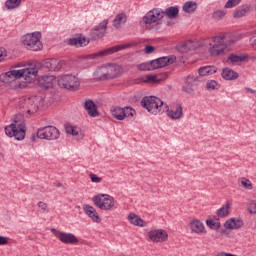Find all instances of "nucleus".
Here are the masks:
<instances>
[{
  "label": "nucleus",
  "instance_id": "obj_1",
  "mask_svg": "<svg viewBox=\"0 0 256 256\" xmlns=\"http://www.w3.org/2000/svg\"><path fill=\"white\" fill-rule=\"evenodd\" d=\"M141 27L146 31H161L163 29V9L152 8L149 10L140 21Z\"/></svg>",
  "mask_w": 256,
  "mask_h": 256
},
{
  "label": "nucleus",
  "instance_id": "obj_2",
  "mask_svg": "<svg viewBox=\"0 0 256 256\" xmlns=\"http://www.w3.org/2000/svg\"><path fill=\"white\" fill-rule=\"evenodd\" d=\"M140 105L152 115H163L165 113V109H163L165 102L156 96H144L140 101Z\"/></svg>",
  "mask_w": 256,
  "mask_h": 256
},
{
  "label": "nucleus",
  "instance_id": "obj_3",
  "mask_svg": "<svg viewBox=\"0 0 256 256\" xmlns=\"http://www.w3.org/2000/svg\"><path fill=\"white\" fill-rule=\"evenodd\" d=\"M20 41L29 51H41L43 49L41 33H26L20 38Z\"/></svg>",
  "mask_w": 256,
  "mask_h": 256
},
{
  "label": "nucleus",
  "instance_id": "obj_4",
  "mask_svg": "<svg viewBox=\"0 0 256 256\" xmlns=\"http://www.w3.org/2000/svg\"><path fill=\"white\" fill-rule=\"evenodd\" d=\"M57 85L60 89H66V91H79L81 82L79 78L73 74H65L57 80Z\"/></svg>",
  "mask_w": 256,
  "mask_h": 256
},
{
  "label": "nucleus",
  "instance_id": "obj_5",
  "mask_svg": "<svg viewBox=\"0 0 256 256\" xmlns=\"http://www.w3.org/2000/svg\"><path fill=\"white\" fill-rule=\"evenodd\" d=\"M27 133L25 123H20L17 120H14V123L5 127V134L7 137H14L16 141H23Z\"/></svg>",
  "mask_w": 256,
  "mask_h": 256
},
{
  "label": "nucleus",
  "instance_id": "obj_6",
  "mask_svg": "<svg viewBox=\"0 0 256 256\" xmlns=\"http://www.w3.org/2000/svg\"><path fill=\"white\" fill-rule=\"evenodd\" d=\"M18 79H21L20 70H10L0 75L2 83H12V89H25V84H22Z\"/></svg>",
  "mask_w": 256,
  "mask_h": 256
},
{
  "label": "nucleus",
  "instance_id": "obj_7",
  "mask_svg": "<svg viewBox=\"0 0 256 256\" xmlns=\"http://www.w3.org/2000/svg\"><path fill=\"white\" fill-rule=\"evenodd\" d=\"M131 47H137V42H130L126 44L116 45L110 48H106L99 52L93 53L89 55V59H97L98 57L103 58L108 55H114V53H119V51H123L125 49H131Z\"/></svg>",
  "mask_w": 256,
  "mask_h": 256
},
{
  "label": "nucleus",
  "instance_id": "obj_8",
  "mask_svg": "<svg viewBox=\"0 0 256 256\" xmlns=\"http://www.w3.org/2000/svg\"><path fill=\"white\" fill-rule=\"evenodd\" d=\"M63 65H65V60H59L57 58H47L36 62L38 71H61Z\"/></svg>",
  "mask_w": 256,
  "mask_h": 256
},
{
  "label": "nucleus",
  "instance_id": "obj_9",
  "mask_svg": "<svg viewBox=\"0 0 256 256\" xmlns=\"http://www.w3.org/2000/svg\"><path fill=\"white\" fill-rule=\"evenodd\" d=\"M95 207L101 211H110L115 207V198L109 194H98L92 198Z\"/></svg>",
  "mask_w": 256,
  "mask_h": 256
},
{
  "label": "nucleus",
  "instance_id": "obj_10",
  "mask_svg": "<svg viewBox=\"0 0 256 256\" xmlns=\"http://www.w3.org/2000/svg\"><path fill=\"white\" fill-rule=\"evenodd\" d=\"M213 45L209 48L211 57H219V55H225V49L227 44L225 43V35L213 37Z\"/></svg>",
  "mask_w": 256,
  "mask_h": 256
},
{
  "label": "nucleus",
  "instance_id": "obj_11",
  "mask_svg": "<svg viewBox=\"0 0 256 256\" xmlns=\"http://www.w3.org/2000/svg\"><path fill=\"white\" fill-rule=\"evenodd\" d=\"M51 233L64 245H77L79 243V238L73 233L61 232L55 228L51 229Z\"/></svg>",
  "mask_w": 256,
  "mask_h": 256
},
{
  "label": "nucleus",
  "instance_id": "obj_12",
  "mask_svg": "<svg viewBox=\"0 0 256 256\" xmlns=\"http://www.w3.org/2000/svg\"><path fill=\"white\" fill-rule=\"evenodd\" d=\"M148 239L153 243H165L169 239V234L163 229H155L148 232Z\"/></svg>",
  "mask_w": 256,
  "mask_h": 256
},
{
  "label": "nucleus",
  "instance_id": "obj_13",
  "mask_svg": "<svg viewBox=\"0 0 256 256\" xmlns=\"http://www.w3.org/2000/svg\"><path fill=\"white\" fill-rule=\"evenodd\" d=\"M199 85L198 76H187L185 79V84L182 87V92L187 95H195V89L193 87H197Z\"/></svg>",
  "mask_w": 256,
  "mask_h": 256
},
{
  "label": "nucleus",
  "instance_id": "obj_14",
  "mask_svg": "<svg viewBox=\"0 0 256 256\" xmlns=\"http://www.w3.org/2000/svg\"><path fill=\"white\" fill-rule=\"evenodd\" d=\"M37 83L41 89H53L57 83L55 75L46 74L37 79Z\"/></svg>",
  "mask_w": 256,
  "mask_h": 256
},
{
  "label": "nucleus",
  "instance_id": "obj_15",
  "mask_svg": "<svg viewBox=\"0 0 256 256\" xmlns=\"http://www.w3.org/2000/svg\"><path fill=\"white\" fill-rule=\"evenodd\" d=\"M88 43H91V38H87L83 36V34H79L78 37L69 38L67 40V45L76 47L77 49H79V47H87Z\"/></svg>",
  "mask_w": 256,
  "mask_h": 256
},
{
  "label": "nucleus",
  "instance_id": "obj_16",
  "mask_svg": "<svg viewBox=\"0 0 256 256\" xmlns=\"http://www.w3.org/2000/svg\"><path fill=\"white\" fill-rule=\"evenodd\" d=\"M20 73V77L21 79H24L25 83H32L33 78L31 77V75L33 77H37V73H39V70L37 69V66H35L33 68L20 69Z\"/></svg>",
  "mask_w": 256,
  "mask_h": 256
},
{
  "label": "nucleus",
  "instance_id": "obj_17",
  "mask_svg": "<svg viewBox=\"0 0 256 256\" xmlns=\"http://www.w3.org/2000/svg\"><path fill=\"white\" fill-rule=\"evenodd\" d=\"M109 76V68L106 66H99L93 73L96 81H108V79H111Z\"/></svg>",
  "mask_w": 256,
  "mask_h": 256
},
{
  "label": "nucleus",
  "instance_id": "obj_18",
  "mask_svg": "<svg viewBox=\"0 0 256 256\" xmlns=\"http://www.w3.org/2000/svg\"><path fill=\"white\" fill-rule=\"evenodd\" d=\"M82 209L84 213L88 215L94 223H101V216H99V213H97V210L93 206L89 204H84Z\"/></svg>",
  "mask_w": 256,
  "mask_h": 256
},
{
  "label": "nucleus",
  "instance_id": "obj_19",
  "mask_svg": "<svg viewBox=\"0 0 256 256\" xmlns=\"http://www.w3.org/2000/svg\"><path fill=\"white\" fill-rule=\"evenodd\" d=\"M83 107L87 111L89 117H99V110L97 109V104L92 99L86 100Z\"/></svg>",
  "mask_w": 256,
  "mask_h": 256
},
{
  "label": "nucleus",
  "instance_id": "obj_20",
  "mask_svg": "<svg viewBox=\"0 0 256 256\" xmlns=\"http://www.w3.org/2000/svg\"><path fill=\"white\" fill-rule=\"evenodd\" d=\"M167 79V73L159 74V75H147L146 79L144 80L143 77L138 78V81H141L142 83L147 84H157L161 83V81H165Z\"/></svg>",
  "mask_w": 256,
  "mask_h": 256
},
{
  "label": "nucleus",
  "instance_id": "obj_21",
  "mask_svg": "<svg viewBox=\"0 0 256 256\" xmlns=\"http://www.w3.org/2000/svg\"><path fill=\"white\" fill-rule=\"evenodd\" d=\"M156 63H158V69H163V67H169V65H173L175 61H177L176 55L162 56L156 58Z\"/></svg>",
  "mask_w": 256,
  "mask_h": 256
},
{
  "label": "nucleus",
  "instance_id": "obj_22",
  "mask_svg": "<svg viewBox=\"0 0 256 256\" xmlns=\"http://www.w3.org/2000/svg\"><path fill=\"white\" fill-rule=\"evenodd\" d=\"M241 227H243V220L241 218L232 217L224 223V228L230 231L241 229Z\"/></svg>",
  "mask_w": 256,
  "mask_h": 256
},
{
  "label": "nucleus",
  "instance_id": "obj_23",
  "mask_svg": "<svg viewBox=\"0 0 256 256\" xmlns=\"http://www.w3.org/2000/svg\"><path fill=\"white\" fill-rule=\"evenodd\" d=\"M165 109L167 112V116L170 117V119L177 120L183 117V106H181V104H177L175 111L169 109V106L167 104H165Z\"/></svg>",
  "mask_w": 256,
  "mask_h": 256
},
{
  "label": "nucleus",
  "instance_id": "obj_24",
  "mask_svg": "<svg viewBox=\"0 0 256 256\" xmlns=\"http://www.w3.org/2000/svg\"><path fill=\"white\" fill-rule=\"evenodd\" d=\"M249 11H251V5L244 4L242 6H238L234 10L232 17L234 19H241V17H245V15H247V13H249Z\"/></svg>",
  "mask_w": 256,
  "mask_h": 256
},
{
  "label": "nucleus",
  "instance_id": "obj_25",
  "mask_svg": "<svg viewBox=\"0 0 256 256\" xmlns=\"http://www.w3.org/2000/svg\"><path fill=\"white\" fill-rule=\"evenodd\" d=\"M163 17L167 19H177L179 17V6H169L165 10H162Z\"/></svg>",
  "mask_w": 256,
  "mask_h": 256
},
{
  "label": "nucleus",
  "instance_id": "obj_26",
  "mask_svg": "<svg viewBox=\"0 0 256 256\" xmlns=\"http://www.w3.org/2000/svg\"><path fill=\"white\" fill-rule=\"evenodd\" d=\"M221 77L225 79V81H235V79H239V73L231 68H223Z\"/></svg>",
  "mask_w": 256,
  "mask_h": 256
},
{
  "label": "nucleus",
  "instance_id": "obj_27",
  "mask_svg": "<svg viewBox=\"0 0 256 256\" xmlns=\"http://www.w3.org/2000/svg\"><path fill=\"white\" fill-rule=\"evenodd\" d=\"M127 23V14L125 12L119 13L114 18L112 25L115 29H121Z\"/></svg>",
  "mask_w": 256,
  "mask_h": 256
},
{
  "label": "nucleus",
  "instance_id": "obj_28",
  "mask_svg": "<svg viewBox=\"0 0 256 256\" xmlns=\"http://www.w3.org/2000/svg\"><path fill=\"white\" fill-rule=\"evenodd\" d=\"M190 229L193 233H207V231H205V224H203V222H201V220H192L190 222Z\"/></svg>",
  "mask_w": 256,
  "mask_h": 256
},
{
  "label": "nucleus",
  "instance_id": "obj_29",
  "mask_svg": "<svg viewBox=\"0 0 256 256\" xmlns=\"http://www.w3.org/2000/svg\"><path fill=\"white\" fill-rule=\"evenodd\" d=\"M46 134L48 136V141H55V139H59L61 133L59 129L55 126H45Z\"/></svg>",
  "mask_w": 256,
  "mask_h": 256
},
{
  "label": "nucleus",
  "instance_id": "obj_30",
  "mask_svg": "<svg viewBox=\"0 0 256 256\" xmlns=\"http://www.w3.org/2000/svg\"><path fill=\"white\" fill-rule=\"evenodd\" d=\"M108 71L110 79H117V77L123 73V67L118 64H109Z\"/></svg>",
  "mask_w": 256,
  "mask_h": 256
},
{
  "label": "nucleus",
  "instance_id": "obj_31",
  "mask_svg": "<svg viewBox=\"0 0 256 256\" xmlns=\"http://www.w3.org/2000/svg\"><path fill=\"white\" fill-rule=\"evenodd\" d=\"M198 73L200 77H205L206 75H215V73H217V66L215 65L202 66L198 69Z\"/></svg>",
  "mask_w": 256,
  "mask_h": 256
},
{
  "label": "nucleus",
  "instance_id": "obj_32",
  "mask_svg": "<svg viewBox=\"0 0 256 256\" xmlns=\"http://www.w3.org/2000/svg\"><path fill=\"white\" fill-rule=\"evenodd\" d=\"M229 209H231V202L226 201L225 205L216 211L217 217L225 219V217L229 216Z\"/></svg>",
  "mask_w": 256,
  "mask_h": 256
},
{
  "label": "nucleus",
  "instance_id": "obj_33",
  "mask_svg": "<svg viewBox=\"0 0 256 256\" xmlns=\"http://www.w3.org/2000/svg\"><path fill=\"white\" fill-rule=\"evenodd\" d=\"M198 5L195 1H187L183 4L182 10L184 13H195L197 11Z\"/></svg>",
  "mask_w": 256,
  "mask_h": 256
},
{
  "label": "nucleus",
  "instance_id": "obj_34",
  "mask_svg": "<svg viewBox=\"0 0 256 256\" xmlns=\"http://www.w3.org/2000/svg\"><path fill=\"white\" fill-rule=\"evenodd\" d=\"M111 114L117 121L125 120V110L122 107H115L111 110Z\"/></svg>",
  "mask_w": 256,
  "mask_h": 256
},
{
  "label": "nucleus",
  "instance_id": "obj_35",
  "mask_svg": "<svg viewBox=\"0 0 256 256\" xmlns=\"http://www.w3.org/2000/svg\"><path fill=\"white\" fill-rule=\"evenodd\" d=\"M249 58V56L247 55H237L235 53H231L228 56V61H230V63H243V61L247 60Z\"/></svg>",
  "mask_w": 256,
  "mask_h": 256
},
{
  "label": "nucleus",
  "instance_id": "obj_36",
  "mask_svg": "<svg viewBox=\"0 0 256 256\" xmlns=\"http://www.w3.org/2000/svg\"><path fill=\"white\" fill-rule=\"evenodd\" d=\"M65 131L68 135H72L73 137H78V139H83V135L77 131V127L71 125V124H66L65 125Z\"/></svg>",
  "mask_w": 256,
  "mask_h": 256
},
{
  "label": "nucleus",
  "instance_id": "obj_37",
  "mask_svg": "<svg viewBox=\"0 0 256 256\" xmlns=\"http://www.w3.org/2000/svg\"><path fill=\"white\" fill-rule=\"evenodd\" d=\"M107 25H109V20H103L99 23V25H96L92 31H98L100 33H105L107 31Z\"/></svg>",
  "mask_w": 256,
  "mask_h": 256
},
{
  "label": "nucleus",
  "instance_id": "obj_38",
  "mask_svg": "<svg viewBox=\"0 0 256 256\" xmlns=\"http://www.w3.org/2000/svg\"><path fill=\"white\" fill-rule=\"evenodd\" d=\"M206 225L212 231H219L221 229V222H215L213 219H207Z\"/></svg>",
  "mask_w": 256,
  "mask_h": 256
},
{
  "label": "nucleus",
  "instance_id": "obj_39",
  "mask_svg": "<svg viewBox=\"0 0 256 256\" xmlns=\"http://www.w3.org/2000/svg\"><path fill=\"white\" fill-rule=\"evenodd\" d=\"M21 3H22V0H7L5 2V7L8 10L17 9V7H19V5H21Z\"/></svg>",
  "mask_w": 256,
  "mask_h": 256
},
{
  "label": "nucleus",
  "instance_id": "obj_40",
  "mask_svg": "<svg viewBox=\"0 0 256 256\" xmlns=\"http://www.w3.org/2000/svg\"><path fill=\"white\" fill-rule=\"evenodd\" d=\"M227 15V11L225 10H216L212 14V18H214L216 21H221L223 17Z\"/></svg>",
  "mask_w": 256,
  "mask_h": 256
},
{
  "label": "nucleus",
  "instance_id": "obj_41",
  "mask_svg": "<svg viewBox=\"0 0 256 256\" xmlns=\"http://www.w3.org/2000/svg\"><path fill=\"white\" fill-rule=\"evenodd\" d=\"M176 51H178V53H189V51H190L189 45L185 42L178 44L176 46Z\"/></svg>",
  "mask_w": 256,
  "mask_h": 256
},
{
  "label": "nucleus",
  "instance_id": "obj_42",
  "mask_svg": "<svg viewBox=\"0 0 256 256\" xmlns=\"http://www.w3.org/2000/svg\"><path fill=\"white\" fill-rule=\"evenodd\" d=\"M36 137L38 139L49 140V136L47 135L46 128L45 127L39 128L37 133H36Z\"/></svg>",
  "mask_w": 256,
  "mask_h": 256
},
{
  "label": "nucleus",
  "instance_id": "obj_43",
  "mask_svg": "<svg viewBox=\"0 0 256 256\" xmlns=\"http://www.w3.org/2000/svg\"><path fill=\"white\" fill-rule=\"evenodd\" d=\"M217 87H219V83L216 80H210L206 84L207 91H215V89H219Z\"/></svg>",
  "mask_w": 256,
  "mask_h": 256
},
{
  "label": "nucleus",
  "instance_id": "obj_44",
  "mask_svg": "<svg viewBox=\"0 0 256 256\" xmlns=\"http://www.w3.org/2000/svg\"><path fill=\"white\" fill-rule=\"evenodd\" d=\"M247 211L250 213V215H256V201L255 200H250L248 202Z\"/></svg>",
  "mask_w": 256,
  "mask_h": 256
},
{
  "label": "nucleus",
  "instance_id": "obj_45",
  "mask_svg": "<svg viewBox=\"0 0 256 256\" xmlns=\"http://www.w3.org/2000/svg\"><path fill=\"white\" fill-rule=\"evenodd\" d=\"M241 185H242V187H244V189H248L249 191H251V189H253V183H251V180H249L247 178L241 179Z\"/></svg>",
  "mask_w": 256,
  "mask_h": 256
},
{
  "label": "nucleus",
  "instance_id": "obj_46",
  "mask_svg": "<svg viewBox=\"0 0 256 256\" xmlns=\"http://www.w3.org/2000/svg\"><path fill=\"white\" fill-rule=\"evenodd\" d=\"M242 0H228L225 3V9H233V7H237V5H239V3H241Z\"/></svg>",
  "mask_w": 256,
  "mask_h": 256
},
{
  "label": "nucleus",
  "instance_id": "obj_47",
  "mask_svg": "<svg viewBox=\"0 0 256 256\" xmlns=\"http://www.w3.org/2000/svg\"><path fill=\"white\" fill-rule=\"evenodd\" d=\"M137 70L138 71H151V66L149 64V61L141 63V64H138L137 65Z\"/></svg>",
  "mask_w": 256,
  "mask_h": 256
},
{
  "label": "nucleus",
  "instance_id": "obj_48",
  "mask_svg": "<svg viewBox=\"0 0 256 256\" xmlns=\"http://www.w3.org/2000/svg\"><path fill=\"white\" fill-rule=\"evenodd\" d=\"M125 111V117H134L135 116V109H133V107L130 106H126L123 108Z\"/></svg>",
  "mask_w": 256,
  "mask_h": 256
},
{
  "label": "nucleus",
  "instance_id": "obj_49",
  "mask_svg": "<svg viewBox=\"0 0 256 256\" xmlns=\"http://www.w3.org/2000/svg\"><path fill=\"white\" fill-rule=\"evenodd\" d=\"M137 219H139V215L135 214V213H130L128 215V221L132 224L137 226Z\"/></svg>",
  "mask_w": 256,
  "mask_h": 256
},
{
  "label": "nucleus",
  "instance_id": "obj_50",
  "mask_svg": "<svg viewBox=\"0 0 256 256\" xmlns=\"http://www.w3.org/2000/svg\"><path fill=\"white\" fill-rule=\"evenodd\" d=\"M148 63L150 65V71H155V69H159V63L157 62V58L148 61Z\"/></svg>",
  "mask_w": 256,
  "mask_h": 256
},
{
  "label": "nucleus",
  "instance_id": "obj_51",
  "mask_svg": "<svg viewBox=\"0 0 256 256\" xmlns=\"http://www.w3.org/2000/svg\"><path fill=\"white\" fill-rule=\"evenodd\" d=\"M89 177H90L92 183H101V181H103V178L97 176V174H94V173H91L89 175Z\"/></svg>",
  "mask_w": 256,
  "mask_h": 256
},
{
  "label": "nucleus",
  "instance_id": "obj_52",
  "mask_svg": "<svg viewBox=\"0 0 256 256\" xmlns=\"http://www.w3.org/2000/svg\"><path fill=\"white\" fill-rule=\"evenodd\" d=\"M240 39H243V35L238 34L237 36H234L230 40L227 41L228 45H233V43H237Z\"/></svg>",
  "mask_w": 256,
  "mask_h": 256
},
{
  "label": "nucleus",
  "instance_id": "obj_53",
  "mask_svg": "<svg viewBox=\"0 0 256 256\" xmlns=\"http://www.w3.org/2000/svg\"><path fill=\"white\" fill-rule=\"evenodd\" d=\"M153 51H155V47L153 45H146L144 48V53L146 55H151V53H153Z\"/></svg>",
  "mask_w": 256,
  "mask_h": 256
},
{
  "label": "nucleus",
  "instance_id": "obj_54",
  "mask_svg": "<svg viewBox=\"0 0 256 256\" xmlns=\"http://www.w3.org/2000/svg\"><path fill=\"white\" fill-rule=\"evenodd\" d=\"M102 37H105L104 33L91 34L90 41H97L99 39H102Z\"/></svg>",
  "mask_w": 256,
  "mask_h": 256
},
{
  "label": "nucleus",
  "instance_id": "obj_55",
  "mask_svg": "<svg viewBox=\"0 0 256 256\" xmlns=\"http://www.w3.org/2000/svg\"><path fill=\"white\" fill-rule=\"evenodd\" d=\"M136 227H147V222L138 216Z\"/></svg>",
  "mask_w": 256,
  "mask_h": 256
},
{
  "label": "nucleus",
  "instance_id": "obj_56",
  "mask_svg": "<svg viewBox=\"0 0 256 256\" xmlns=\"http://www.w3.org/2000/svg\"><path fill=\"white\" fill-rule=\"evenodd\" d=\"M5 57H7V50L5 48H0V63L1 61H5Z\"/></svg>",
  "mask_w": 256,
  "mask_h": 256
},
{
  "label": "nucleus",
  "instance_id": "obj_57",
  "mask_svg": "<svg viewBox=\"0 0 256 256\" xmlns=\"http://www.w3.org/2000/svg\"><path fill=\"white\" fill-rule=\"evenodd\" d=\"M9 243V238L0 235V245H7Z\"/></svg>",
  "mask_w": 256,
  "mask_h": 256
},
{
  "label": "nucleus",
  "instance_id": "obj_58",
  "mask_svg": "<svg viewBox=\"0 0 256 256\" xmlns=\"http://www.w3.org/2000/svg\"><path fill=\"white\" fill-rule=\"evenodd\" d=\"M38 207L42 209V211H47V203L45 202H39Z\"/></svg>",
  "mask_w": 256,
  "mask_h": 256
},
{
  "label": "nucleus",
  "instance_id": "obj_59",
  "mask_svg": "<svg viewBox=\"0 0 256 256\" xmlns=\"http://www.w3.org/2000/svg\"><path fill=\"white\" fill-rule=\"evenodd\" d=\"M218 233H221V235H229V231H227V228H220L218 230Z\"/></svg>",
  "mask_w": 256,
  "mask_h": 256
},
{
  "label": "nucleus",
  "instance_id": "obj_60",
  "mask_svg": "<svg viewBox=\"0 0 256 256\" xmlns=\"http://www.w3.org/2000/svg\"><path fill=\"white\" fill-rule=\"evenodd\" d=\"M166 25H167V27H173L175 25V21L168 20V21H166Z\"/></svg>",
  "mask_w": 256,
  "mask_h": 256
},
{
  "label": "nucleus",
  "instance_id": "obj_61",
  "mask_svg": "<svg viewBox=\"0 0 256 256\" xmlns=\"http://www.w3.org/2000/svg\"><path fill=\"white\" fill-rule=\"evenodd\" d=\"M30 141H32L33 143H35V141H37V134H33L31 137H30Z\"/></svg>",
  "mask_w": 256,
  "mask_h": 256
},
{
  "label": "nucleus",
  "instance_id": "obj_62",
  "mask_svg": "<svg viewBox=\"0 0 256 256\" xmlns=\"http://www.w3.org/2000/svg\"><path fill=\"white\" fill-rule=\"evenodd\" d=\"M31 105H32V107H33V109H32V113L37 112V110L39 109V106H37V105H33V104H31Z\"/></svg>",
  "mask_w": 256,
  "mask_h": 256
},
{
  "label": "nucleus",
  "instance_id": "obj_63",
  "mask_svg": "<svg viewBox=\"0 0 256 256\" xmlns=\"http://www.w3.org/2000/svg\"><path fill=\"white\" fill-rule=\"evenodd\" d=\"M217 218H218V216L213 215L212 217H211V216H209V218H208V219H213V221H215V219H217Z\"/></svg>",
  "mask_w": 256,
  "mask_h": 256
},
{
  "label": "nucleus",
  "instance_id": "obj_64",
  "mask_svg": "<svg viewBox=\"0 0 256 256\" xmlns=\"http://www.w3.org/2000/svg\"><path fill=\"white\" fill-rule=\"evenodd\" d=\"M214 223H221V219H219V216L218 218H215Z\"/></svg>",
  "mask_w": 256,
  "mask_h": 256
}]
</instances>
